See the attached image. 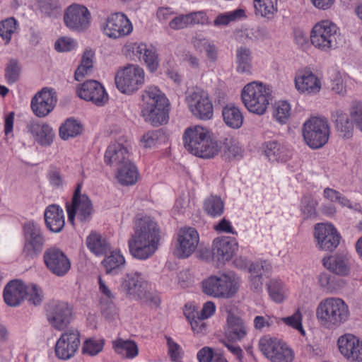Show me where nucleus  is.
<instances>
[{"instance_id": "1", "label": "nucleus", "mask_w": 362, "mask_h": 362, "mask_svg": "<svg viewBox=\"0 0 362 362\" xmlns=\"http://www.w3.org/2000/svg\"><path fill=\"white\" fill-rule=\"evenodd\" d=\"M160 238V229L151 217L138 218L128 241L129 252L138 259H146L158 250Z\"/></svg>"}, {"instance_id": "2", "label": "nucleus", "mask_w": 362, "mask_h": 362, "mask_svg": "<svg viewBox=\"0 0 362 362\" xmlns=\"http://www.w3.org/2000/svg\"><path fill=\"white\" fill-rule=\"evenodd\" d=\"M350 311L344 300L329 297L322 300L316 308V317L326 329H334L348 321Z\"/></svg>"}, {"instance_id": "3", "label": "nucleus", "mask_w": 362, "mask_h": 362, "mask_svg": "<svg viewBox=\"0 0 362 362\" xmlns=\"http://www.w3.org/2000/svg\"><path fill=\"white\" fill-rule=\"evenodd\" d=\"M183 141L189 152L202 158H212L219 151L218 143L211 139L209 131L199 125L185 130Z\"/></svg>"}, {"instance_id": "4", "label": "nucleus", "mask_w": 362, "mask_h": 362, "mask_svg": "<svg viewBox=\"0 0 362 362\" xmlns=\"http://www.w3.org/2000/svg\"><path fill=\"white\" fill-rule=\"evenodd\" d=\"M144 105L141 113L144 120L153 126L165 124L168 120V100L156 87H149L143 95Z\"/></svg>"}, {"instance_id": "5", "label": "nucleus", "mask_w": 362, "mask_h": 362, "mask_svg": "<svg viewBox=\"0 0 362 362\" xmlns=\"http://www.w3.org/2000/svg\"><path fill=\"white\" fill-rule=\"evenodd\" d=\"M202 289L204 294L216 298L228 299L238 291V278L233 273L211 275L202 281Z\"/></svg>"}, {"instance_id": "6", "label": "nucleus", "mask_w": 362, "mask_h": 362, "mask_svg": "<svg viewBox=\"0 0 362 362\" xmlns=\"http://www.w3.org/2000/svg\"><path fill=\"white\" fill-rule=\"evenodd\" d=\"M241 98L248 111L262 115L267 112L272 95L269 86L261 82L253 81L243 88Z\"/></svg>"}, {"instance_id": "7", "label": "nucleus", "mask_w": 362, "mask_h": 362, "mask_svg": "<svg viewBox=\"0 0 362 362\" xmlns=\"http://www.w3.org/2000/svg\"><path fill=\"white\" fill-rule=\"evenodd\" d=\"M339 29L332 22L325 20L317 23L310 32V42L317 49L327 52L337 47Z\"/></svg>"}, {"instance_id": "8", "label": "nucleus", "mask_w": 362, "mask_h": 362, "mask_svg": "<svg viewBox=\"0 0 362 362\" xmlns=\"http://www.w3.org/2000/svg\"><path fill=\"white\" fill-rule=\"evenodd\" d=\"M303 136L306 144L312 148L322 147L327 143L329 136L328 121L317 117L310 118L303 124Z\"/></svg>"}, {"instance_id": "9", "label": "nucleus", "mask_w": 362, "mask_h": 362, "mask_svg": "<svg viewBox=\"0 0 362 362\" xmlns=\"http://www.w3.org/2000/svg\"><path fill=\"white\" fill-rule=\"evenodd\" d=\"M185 101L191 113L197 118L208 120L213 117L214 107L209 94L201 88L195 87L186 92Z\"/></svg>"}, {"instance_id": "10", "label": "nucleus", "mask_w": 362, "mask_h": 362, "mask_svg": "<svg viewBox=\"0 0 362 362\" xmlns=\"http://www.w3.org/2000/svg\"><path fill=\"white\" fill-rule=\"evenodd\" d=\"M144 71L136 64H128L115 76L117 88L123 93L130 94L139 90L144 82Z\"/></svg>"}, {"instance_id": "11", "label": "nucleus", "mask_w": 362, "mask_h": 362, "mask_svg": "<svg viewBox=\"0 0 362 362\" xmlns=\"http://www.w3.org/2000/svg\"><path fill=\"white\" fill-rule=\"evenodd\" d=\"M259 347L264 356L272 362H292L294 359L293 350L276 338L269 336L262 337Z\"/></svg>"}, {"instance_id": "12", "label": "nucleus", "mask_w": 362, "mask_h": 362, "mask_svg": "<svg viewBox=\"0 0 362 362\" xmlns=\"http://www.w3.org/2000/svg\"><path fill=\"white\" fill-rule=\"evenodd\" d=\"M82 184L78 183L74 190L72 203L66 204V211L69 222L74 226L75 217L84 222L88 221L93 212V206L90 199L86 194H81Z\"/></svg>"}, {"instance_id": "13", "label": "nucleus", "mask_w": 362, "mask_h": 362, "mask_svg": "<svg viewBox=\"0 0 362 362\" xmlns=\"http://www.w3.org/2000/svg\"><path fill=\"white\" fill-rule=\"evenodd\" d=\"M91 15L86 6L72 4L64 11V22L71 31L78 33L86 30L90 24Z\"/></svg>"}, {"instance_id": "14", "label": "nucleus", "mask_w": 362, "mask_h": 362, "mask_svg": "<svg viewBox=\"0 0 362 362\" xmlns=\"http://www.w3.org/2000/svg\"><path fill=\"white\" fill-rule=\"evenodd\" d=\"M25 243L23 254L26 258L33 259L41 253L45 239L40 226L29 222L24 225Z\"/></svg>"}, {"instance_id": "15", "label": "nucleus", "mask_w": 362, "mask_h": 362, "mask_svg": "<svg viewBox=\"0 0 362 362\" xmlns=\"http://www.w3.org/2000/svg\"><path fill=\"white\" fill-rule=\"evenodd\" d=\"M44 262L49 271L57 276H65L71 269V261L58 247L47 248L43 255Z\"/></svg>"}, {"instance_id": "16", "label": "nucleus", "mask_w": 362, "mask_h": 362, "mask_svg": "<svg viewBox=\"0 0 362 362\" xmlns=\"http://www.w3.org/2000/svg\"><path fill=\"white\" fill-rule=\"evenodd\" d=\"M80 333L76 329H69L64 332L55 344V354L59 359L68 360L72 358L80 345Z\"/></svg>"}, {"instance_id": "17", "label": "nucleus", "mask_w": 362, "mask_h": 362, "mask_svg": "<svg viewBox=\"0 0 362 362\" xmlns=\"http://www.w3.org/2000/svg\"><path fill=\"white\" fill-rule=\"evenodd\" d=\"M103 33L110 38L117 39L128 35L133 27L125 15L117 13L110 15L102 27Z\"/></svg>"}, {"instance_id": "18", "label": "nucleus", "mask_w": 362, "mask_h": 362, "mask_svg": "<svg viewBox=\"0 0 362 362\" xmlns=\"http://www.w3.org/2000/svg\"><path fill=\"white\" fill-rule=\"evenodd\" d=\"M148 283L138 272L127 273L121 281L120 290L129 298L138 300L144 296Z\"/></svg>"}, {"instance_id": "19", "label": "nucleus", "mask_w": 362, "mask_h": 362, "mask_svg": "<svg viewBox=\"0 0 362 362\" xmlns=\"http://www.w3.org/2000/svg\"><path fill=\"white\" fill-rule=\"evenodd\" d=\"M49 324L57 330H62L71 322L72 308L65 302L50 304L47 310Z\"/></svg>"}, {"instance_id": "20", "label": "nucleus", "mask_w": 362, "mask_h": 362, "mask_svg": "<svg viewBox=\"0 0 362 362\" xmlns=\"http://www.w3.org/2000/svg\"><path fill=\"white\" fill-rule=\"evenodd\" d=\"M79 98L90 101L97 106H103L108 101V95L103 85L95 80L85 81L77 88Z\"/></svg>"}, {"instance_id": "21", "label": "nucleus", "mask_w": 362, "mask_h": 362, "mask_svg": "<svg viewBox=\"0 0 362 362\" xmlns=\"http://www.w3.org/2000/svg\"><path fill=\"white\" fill-rule=\"evenodd\" d=\"M315 238L322 250L332 251L339 244L340 235L336 228L329 223H317L315 226Z\"/></svg>"}, {"instance_id": "22", "label": "nucleus", "mask_w": 362, "mask_h": 362, "mask_svg": "<svg viewBox=\"0 0 362 362\" xmlns=\"http://www.w3.org/2000/svg\"><path fill=\"white\" fill-rule=\"evenodd\" d=\"M129 148V143L124 138H119L111 143L105 153V163L110 166L117 167L130 160Z\"/></svg>"}, {"instance_id": "23", "label": "nucleus", "mask_w": 362, "mask_h": 362, "mask_svg": "<svg viewBox=\"0 0 362 362\" xmlns=\"http://www.w3.org/2000/svg\"><path fill=\"white\" fill-rule=\"evenodd\" d=\"M57 101L56 93L44 88L32 98L31 108L37 117H44L53 110Z\"/></svg>"}, {"instance_id": "24", "label": "nucleus", "mask_w": 362, "mask_h": 362, "mask_svg": "<svg viewBox=\"0 0 362 362\" xmlns=\"http://www.w3.org/2000/svg\"><path fill=\"white\" fill-rule=\"evenodd\" d=\"M199 235L196 229L191 227L180 229L177 237L175 255L180 258L189 257L197 249Z\"/></svg>"}, {"instance_id": "25", "label": "nucleus", "mask_w": 362, "mask_h": 362, "mask_svg": "<svg viewBox=\"0 0 362 362\" xmlns=\"http://www.w3.org/2000/svg\"><path fill=\"white\" fill-rule=\"evenodd\" d=\"M236 249L237 243L234 239L229 237L217 238L213 241L211 259L218 267L229 261Z\"/></svg>"}, {"instance_id": "26", "label": "nucleus", "mask_w": 362, "mask_h": 362, "mask_svg": "<svg viewBox=\"0 0 362 362\" xmlns=\"http://www.w3.org/2000/svg\"><path fill=\"white\" fill-rule=\"evenodd\" d=\"M340 353L353 362H362V341L351 334H346L338 339Z\"/></svg>"}, {"instance_id": "27", "label": "nucleus", "mask_w": 362, "mask_h": 362, "mask_svg": "<svg viewBox=\"0 0 362 362\" xmlns=\"http://www.w3.org/2000/svg\"><path fill=\"white\" fill-rule=\"evenodd\" d=\"M295 86L299 92L306 94H316L321 89L320 79L308 70L298 73L295 77Z\"/></svg>"}, {"instance_id": "28", "label": "nucleus", "mask_w": 362, "mask_h": 362, "mask_svg": "<svg viewBox=\"0 0 362 362\" xmlns=\"http://www.w3.org/2000/svg\"><path fill=\"white\" fill-rule=\"evenodd\" d=\"M26 286L21 280L11 281L4 288L5 303L9 306H18L26 296Z\"/></svg>"}, {"instance_id": "29", "label": "nucleus", "mask_w": 362, "mask_h": 362, "mask_svg": "<svg viewBox=\"0 0 362 362\" xmlns=\"http://www.w3.org/2000/svg\"><path fill=\"white\" fill-rule=\"evenodd\" d=\"M247 334V327L240 317L229 313L227 317V327L225 331L226 339L229 341H240Z\"/></svg>"}, {"instance_id": "30", "label": "nucleus", "mask_w": 362, "mask_h": 362, "mask_svg": "<svg viewBox=\"0 0 362 362\" xmlns=\"http://www.w3.org/2000/svg\"><path fill=\"white\" fill-rule=\"evenodd\" d=\"M45 222L48 230L59 233L64 227L65 220L63 209L57 204L49 205L44 214Z\"/></svg>"}, {"instance_id": "31", "label": "nucleus", "mask_w": 362, "mask_h": 362, "mask_svg": "<svg viewBox=\"0 0 362 362\" xmlns=\"http://www.w3.org/2000/svg\"><path fill=\"white\" fill-rule=\"evenodd\" d=\"M322 264L328 270L338 276H346L350 271L349 259L343 253L323 258Z\"/></svg>"}, {"instance_id": "32", "label": "nucleus", "mask_w": 362, "mask_h": 362, "mask_svg": "<svg viewBox=\"0 0 362 362\" xmlns=\"http://www.w3.org/2000/svg\"><path fill=\"white\" fill-rule=\"evenodd\" d=\"M27 128L41 146H48L53 142L54 133L47 124L32 121L28 124Z\"/></svg>"}, {"instance_id": "33", "label": "nucleus", "mask_w": 362, "mask_h": 362, "mask_svg": "<svg viewBox=\"0 0 362 362\" xmlns=\"http://www.w3.org/2000/svg\"><path fill=\"white\" fill-rule=\"evenodd\" d=\"M116 177L122 185H133L138 181L139 173L136 166L130 160L117 166Z\"/></svg>"}, {"instance_id": "34", "label": "nucleus", "mask_w": 362, "mask_h": 362, "mask_svg": "<svg viewBox=\"0 0 362 362\" xmlns=\"http://www.w3.org/2000/svg\"><path fill=\"white\" fill-rule=\"evenodd\" d=\"M140 59H142L151 72H154L158 67V55L156 49L146 44H135L133 48Z\"/></svg>"}, {"instance_id": "35", "label": "nucleus", "mask_w": 362, "mask_h": 362, "mask_svg": "<svg viewBox=\"0 0 362 362\" xmlns=\"http://www.w3.org/2000/svg\"><path fill=\"white\" fill-rule=\"evenodd\" d=\"M337 131L344 139H349L353 135L354 124L348 115L341 110H336L332 114Z\"/></svg>"}, {"instance_id": "36", "label": "nucleus", "mask_w": 362, "mask_h": 362, "mask_svg": "<svg viewBox=\"0 0 362 362\" xmlns=\"http://www.w3.org/2000/svg\"><path fill=\"white\" fill-rule=\"evenodd\" d=\"M112 348L123 358L132 359L139 354L137 344L130 339H117L112 341Z\"/></svg>"}, {"instance_id": "37", "label": "nucleus", "mask_w": 362, "mask_h": 362, "mask_svg": "<svg viewBox=\"0 0 362 362\" xmlns=\"http://www.w3.org/2000/svg\"><path fill=\"white\" fill-rule=\"evenodd\" d=\"M222 116L223 122L230 128L237 129L243 124L244 117L240 110L232 104L223 107Z\"/></svg>"}, {"instance_id": "38", "label": "nucleus", "mask_w": 362, "mask_h": 362, "mask_svg": "<svg viewBox=\"0 0 362 362\" xmlns=\"http://www.w3.org/2000/svg\"><path fill=\"white\" fill-rule=\"evenodd\" d=\"M87 247L95 255H103L110 250V244L98 233L92 232L86 238Z\"/></svg>"}, {"instance_id": "39", "label": "nucleus", "mask_w": 362, "mask_h": 362, "mask_svg": "<svg viewBox=\"0 0 362 362\" xmlns=\"http://www.w3.org/2000/svg\"><path fill=\"white\" fill-rule=\"evenodd\" d=\"M203 209L210 217H219L224 211V202L219 196L211 194L204 200Z\"/></svg>"}, {"instance_id": "40", "label": "nucleus", "mask_w": 362, "mask_h": 362, "mask_svg": "<svg viewBox=\"0 0 362 362\" xmlns=\"http://www.w3.org/2000/svg\"><path fill=\"white\" fill-rule=\"evenodd\" d=\"M83 129V125L79 121L70 117L61 124L59 134L62 139L68 140L80 135Z\"/></svg>"}, {"instance_id": "41", "label": "nucleus", "mask_w": 362, "mask_h": 362, "mask_svg": "<svg viewBox=\"0 0 362 362\" xmlns=\"http://www.w3.org/2000/svg\"><path fill=\"white\" fill-rule=\"evenodd\" d=\"M107 274L115 275L124 267V257L119 252H112L102 262Z\"/></svg>"}, {"instance_id": "42", "label": "nucleus", "mask_w": 362, "mask_h": 362, "mask_svg": "<svg viewBox=\"0 0 362 362\" xmlns=\"http://www.w3.org/2000/svg\"><path fill=\"white\" fill-rule=\"evenodd\" d=\"M253 4L255 14L268 19L277 11V0H254Z\"/></svg>"}, {"instance_id": "43", "label": "nucleus", "mask_w": 362, "mask_h": 362, "mask_svg": "<svg viewBox=\"0 0 362 362\" xmlns=\"http://www.w3.org/2000/svg\"><path fill=\"white\" fill-rule=\"evenodd\" d=\"M194 48L199 52L205 51L206 57L210 62H214L218 57V51L216 45L206 38L195 37L192 40Z\"/></svg>"}, {"instance_id": "44", "label": "nucleus", "mask_w": 362, "mask_h": 362, "mask_svg": "<svg viewBox=\"0 0 362 362\" xmlns=\"http://www.w3.org/2000/svg\"><path fill=\"white\" fill-rule=\"evenodd\" d=\"M98 284L100 292L109 301L107 308L102 305V313L106 318H110L115 313V305L112 303V300L115 298V295L100 276H98Z\"/></svg>"}, {"instance_id": "45", "label": "nucleus", "mask_w": 362, "mask_h": 362, "mask_svg": "<svg viewBox=\"0 0 362 362\" xmlns=\"http://www.w3.org/2000/svg\"><path fill=\"white\" fill-rule=\"evenodd\" d=\"M264 148V153L270 160L278 162L286 160V149L279 142L276 141L265 142Z\"/></svg>"}, {"instance_id": "46", "label": "nucleus", "mask_w": 362, "mask_h": 362, "mask_svg": "<svg viewBox=\"0 0 362 362\" xmlns=\"http://www.w3.org/2000/svg\"><path fill=\"white\" fill-rule=\"evenodd\" d=\"M251 51L245 47H240L236 50L237 71L247 73L251 69Z\"/></svg>"}, {"instance_id": "47", "label": "nucleus", "mask_w": 362, "mask_h": 362, "mask_svg": "<svg viewBox=\"0 0 362 362\" xmlns=\"http://www.w3.org/2000/svg\"><path fill=\"white\" fill-rule=\"evenodd\" d=\"M93 54L91 51H86L83 53L81 62L75 71L74 78L77 81H81L83 78L92 72Z\"/></svg>"}, {"instance_id": "48", "label": "nucleus", "mask_w": 362, "mask_h": 362, "mask_svg": "<svg viewBox=\"0 0 362 362\" xmlns=\"http://www.w3.org/2000/svg\"><path fill=\"white\" fill-rule=\"evenodd\" d=\"M267 291L271 299L275 303H280L285 299V286L279 279H271L267 284Z\"/></svg>"}, {"instance_id": "49", "label": "nucleus", "mask_w": 362, "mask_h": 362, "mask_svg": "<svg viewBox=\"0 0 362 362\" xmlns=\"http://www.w3.org/2000/svg\"><path fill=\"white\" fill-rule=\"evenodd\" d=\"M245 16V11L241 8L236 9L230 12L221 13L214 20V25L218 27L226 26L228 25L230 22L239 20Z\"/></svg>"}, {"instance_id": "50", "label": "nucleus", "mask_w": 362, "mask_h": 362, "mask_svg": "<svg viewBox=\"0 0 362 362\" xmlns=\"http://www.w3.org/2000/svg\"><path fill=\"white\" fill-rule=\"evenodd\" d=\"M21 72V66L16 59H11L5 69V79L8 84L18 81Z\"/></svg>"}, {"instance_id": "51", "label": "nucleus", "mask_w": 362, "mask_h": 362, "mask_svg": "<svg viewBox=\"0 0 362 362\" xmlns=\"http://www.w3.org/2000/svg\"><path fill=\"white\" fill-rule=\"evenodd\" d=\"M105 344L104 339L89 338L83 341L82 353L90 356H95L100 353Z\"/></svg>"}, {"instance_id": "52", "label": "nucleus", "mask_w": 362, "mask_h": 362, "mask_svg": "<svg viewBox=\"0 0 362 362\" xmlns=\"http://www.w3.org/2000/svg\"><path fill=\"white\" fill-rule=\"evenodd\" d=\"M273 116L280 124H286L291 116V105L286 101H279L276 103Z\"/></svg>"}, {"instance_id": "53", "label": "nucleus", "mask_w": 362, "mask_h": 362, "mask_svg": "<svg viewBox=\"0 0 362 362\" xmlns=\"http://www.w3.org/2000/svg\"><path fill=\"white\" fill-rule=\"evenodd\" d=\"M185 315L190 322L192 329L197 333L202 332L206 330V324L203 322L204 319L200 317L199 312L194 310L186 309L184 312Z\"/></svg>"}, {"instance_id": "54", "label": "nucleus", "mask_w": 362, "mask_h": 362, "mask_svg": "<svg viewBox=\"0 0 362 362\" xmlns=\"http://www.w3.org/2000/svg\"><path fill=\"white\" fill-rule=\"evenodd\" d=\"M17 28V21L14 18H8L0 22V36L8 43L12 35Z\"/></svg>"}, {"instance_id": "55", "label": "nucleus", "mask_w": 362, "mask_h": 362, "mask_svg": "<svg viewBox=\"0 0 362 362\" xmlns=\"http://www.w3.org/2000/svg\"><path fill=\"white\" fill-rule=\"evenodd\" d=\"M317 202L310 195L304 196L301 200L300 210L305 218L314 217L316 212Z\"/></svg>"}, {"instance_id": "56", "label": "nucleus", "mask_w": 362, "mask_h": 362, "mask_svg": "<svg viewBox=\"0 0 362 362\" xmlns=\"http://www.w3.org/2000/svg\"><path fill=\"white\" fill-rule=\"evenodd\" d=\"M25 298L30 304L39 305L42 302V291L35 284L30 286L27 285Z\"/></svg>"}, {"instance_id": "57", "label": "nucleus", "mask_w": 362, "mask_h": 362, "mask_svg": "<svg viewBox=\"0 0 362 362\" xmlns=\"http://www.w3.org/2000/svg\"><path fill=\"white\" fill-rule=\"evenodd\" d=\"M168 354L173 362H182V351L180 346L170 337H165Z\"/></svg>"}, {"instance_id": "58", "label": "nucleus", "mask_w": 362, "mask_h": 362, "mask_svg": "<svg viewBox=\"0 0 362 362\" xmlns=\"http://www.w3.org/2000/svg\"><path fill=\"white\" fill-rule=\"evenodd\" d=\"M350 117L356 127L362 132V103H354L350 108Z\"/></svg>"}, {"instance_id": "59", "label": "nucleus", "mask_w": 362, "mask_h": 362, "mask_svg": "<svg viewBox=\"0 0 362 362\" xmlns=\"http://www.w3.org/2000/svg\"><path fill=\"white\" fill-rule=\"evenodd\" d=\"M319 285L328 293L333 292L336 288L335 278L327 273H322L318 278Z\"/></svg>"}, {"instance_id": "60", "label": "nucleus", "mask_w": 362, "mask_h": 362, "mask_svg": "<svg viewBox=\"0 0 362 362\" xmlns=\"http://www.w3.org/2000/svg\"><path fill=\"white\" fill-rule=\"evenodd\" d=\"M282 321L287 325L304 334L302 326V315L299 310H297L292 315L282 318Z\"/></svg>"}, {"instance_id": "61", "label": "nucleus", "mask_w": 362, "mask_h": 362, "mask_svg": "<svg viewBox=\"0 0 362 362\" xmlns=\"http://www.w3.org/2000/svg\"><path fill=\"white\" fill-rule=\"evenodd\" d=\"M271 266L266 261L257 262L251 264L249 272L251 276H262L265 272L269 273Z\"/></svg>"}, {"instance_id": "62", "label": "nucleus", "mask_w": 362, "mask_h": 362, "mask_svg": "<svg viewBox=\"0 0 362 362\" xmlns=\"http://www.w3.org/2000/svg\"><path fill=\"white\" fill-rule=\"evenodd\" d=\"M59 8L60 6L57 0H42L40 3L42 12L49 16L58 13Z\"/></svg>"}, {"instance_id": "63", "label": "nucleus", "mask_w": 362, "mask_h": 362, "mask_svg": "<svg viewBox=\"0 0 362 362\" xmlns=\"http://www.w3.org/2000/svg\"><path fill=\"white\" fill-rule=\"evenodd\" d=\"M162 135L163 132L160 129L148 132L143 136L141 142L144 147L151 148L156 144Z\"/></svg>"}, {"instance_id": "64", "label": "nucleus", "mask_w": 362, "mask_h": 362, "mask_svg": "<svg viewBox=\"0 0 362 362\" xmlns=\"http://www.w3.org/2000/svg\"><path fill=\"white\" fill-rule=\"evenodd\" d=\"M226 148L224 156L226 159H237L242 157L241 148L237 144L231 141L226 143Z\"/></svg>"}]
</instances>
